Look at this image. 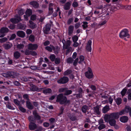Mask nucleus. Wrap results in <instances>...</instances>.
I'll use <instances>...</instances> for the list:
<instances>
[{"label":"nucleus","mask_w":131,"mask_h":131,"mask_svg":"<svg viewBox=\"0 0 131 131\" xmlns=\"http://www.w3.org/2000/svg\"><path fill=\"white\" fill-rule=\"evenodd\" d=\"M56 102H59L60 104H67L70 103L69 100H67L66 97L63 96L62 94H59L57 96Z\"/></svg>","instance_id":"nucleus-1"},{"label":"nucleus","mask_w":131,"mask_h":131,"mask_svg":"<svg viewBox=\"0 0 131 131\" xmlns=\"http://www.w3.org/2000/svg\"><path fill=\"white\" fill-rule=\"evenodd\" d=\"M128 32V31L127 29H123L119 32V36L121 38L126 40V38H128L129 37L130 35Z\"/></svg>","instance_id":"nucleus-2"},{"label":"nucleus","mask_w":131,"mask_h":131,"mask_svg":"<svg viewBox=\"0 0 131 131\" xmlns=\"http://www.w3.org/2000/svg\"><path fill=\"white\" fill-rule=\"evenodd\" d=\"M85 76L88 78L91 79L93 78V75L91 69L90 68H88V71L85 73Z\"/></svg>","instance_id":"nucleus-3"},{"label":"nucleus","mask_w":131,"mask_h":131,"mask_svg":"<svg viewBox=\"0 0 131 131\" xmlns=\"http://www.w3.org/2000/svg\"><path fill=\"white\" fill-rule=\"evenodd\" d=\"M9 30L7 28L3 27L1 28L0 30V37L2 38L5 36V33L8 31Z\"/></svg>","instance_id":"nucleus-4"},{"label":"nucleus","mask_w":131,"mask_h":131,"mask_svg":"<svg viewBox=\"0 0 131 131\" xmlns=\"http://www.w3.org/2000/svg\"><path fill=\"white\" fill-rule=\"evenodd\" d=\"M32 13L31 10L27 9L25 12V15H24V19L25 20H28V17L31 15Z\"/></svg>","instance_id":"nucleus-5"},{"label":"nucleus","mask_w":131,"mask_h":131,"mask_svg":"<svg viewBox=\"0 0 131 131\" xmlns=\"http://www.w3.org/2000/svg\"><path fill=\"white\" fill-rule=\"evenodd\" d=\"M69 81V79L67 77H63L57 81L58 83L60 84H64L67 83Z\"/></svg>","instance_id":"nucleus-6"},{"label":"nucleus","mask_w":131,"mask_h":131,"mask_svg":"<svg viewBox=\"0 0 131 131\" xmlns=\"http://www.w3.org/2000/svg\"><path fill=\"white\" fill-rule=\"evenodd\" d=\"M16 18H12L11 19V21L13 23H16L18 22L21 21V19L20 17L16 15L15 16Z\"/></svg>","instance_id":"nucleus-7"},{"label":"nucleus","mask_w":131,"mask_h":131,"mask_svg":"<svg viewBox=\"0 0 131 131\" xmlns=\"http://www.w3.org/2000/svg\"><path fill=\"white\" fill-rule=\"evenodd\" d=\"M38 46L36 44H32L30 43L28 45V48L29 49L34 50L36 49L37 47Z\"/></svg>","instance_id":"nucleus-8"},{"label":"nucleus","mask_w":131,"mask_h":131,"mask_svg":"<svg viewBox=\"0 0 131 131\" xmlns=\"http://www.w3.org/2000/svg\"><path fill=\"white\" fill-rule=\"evenodd\" d=\"M91 44L92 41L91 40H89L87 44L86 48L87 50L90 52H91L92 50Z\"/></svg>","instance_id":"nucleus-9"},{"label":"nucleus","mask_w":131,"mask_h":131,"mask_svg":"<svg viewBox=\"0 0 131 131\" xmlns=\"http://www.w3.org/2000/svg\"><path fill=\"white\" fill-rule=\"evenodd\" d=\"M28 25L30 28L31 29H34L37 27L36 24L31 20L29 21Z\"/></svg>","instance_id":"nucleus-10"},{"label":"nucleus","mask_w":131,"mask_h":131,"mask_svg":"<svg viewBox=\"0 0 131 131\" xmlns=\"http://www.w3.org/2000/svg\"><path fill=\"white\" fill-rule=\"evenodd\" d=\"M112 119L111 117V115L108 114H106L104 116V119L105 122H108L110 121V120Z\"/></svg>","instance_id":"nucleus-11"},{"label":"nucleus","mask_w":131,"mask_h":131,"mask_svg":"<svg viewBox=\"0 0 131 131\" xmlns=\"http://www.w3.org/2000/svg\"><path fill=\"white\" fill-rule=\"evenodd\" d=\"M45 49L51 52L52 50L54 51L55 53H57V52L55 51L54 47L50 45V46H47L45 47Z\"/></svg>","instance_id":"nucleus-12"},{"label":"nucleus","mask_w":131,"mask_h":131,"mask_svg":"<svg viewBox=\"0 0 131 131\" xmlns=\"http://www.w3.org/2000/svg\"><path fill=\"white\" fill-rule=\"evenodd\" d=\"M111 114L112 119H116L118 118L119 117V115L118 112L112 113Z\"/></svg>","instance_id":"nucleus-13"},{"label":"nucleus","mask_w":131,"mask_h":131,"mask_svg":"<svg viewBox=\"0 0 131 131\" xmlns=\"http://www.w3.org/2000/svg\"><path fill=\"white\" fill-rule=\"evenodd\" d=\"M128 120V118L126 116H123L121 117L119 119L120 121L122 123L127 122Z\"/></svg>","instance_id":"nucleus-14"},{"label":"nucleus","mask_w":131,"mask_h":131,"mask_svg":"<svg viewBox=\"0 0 131 131\" xmlns=\"http://www.w3.org/2000/svg\"><path fill=\"white\" fill-rule=\"evenodd\" d=\"M17 34L18 36L22 38L24 37L25 36V34L24 32L22 31H17Z\"/></svg>","instance_id":"nucleus-15"},{"label":"nucleus","mask_w":131,"mask_h":131,"mask_svg":"<svg viewBox=\"0 0 131 131\" xmlns=\"http://www.w3.org/2000/svg\"><path fill=\"white\" fill-rule=\"evenodd\" d=\"M50 25L49 24H47L46 25V27L44 28V32L46 34L48 33V32L50 29Z\"/></svg>","instance_id":"nucleus-16"},{"label":"nucleus","mask_w":131,"mask_h":131,"mask_svg":"<svg viewBox=\"0 0 131 131\" xmlns=\"http://www.w3.org/2000/svg\"><path fill=\"white\" fill-rule=\"evenodd\" d=\"M125 113H129V115L131 116V107H130L129 106H126L124 110Z\"/></svg>","instance_id":"nucleus-17"},{"label":"nucleus","mask_w":131,"mask_h":131,"mask_svg":"<svg viewBox=\"0 0 131 131\" xmlns=\"http://www.w3.org/2000/svg\"><path fill=\"white\" fill-rule=\"evenodd\" d=\"M13 45L12 43H8L4 45L3 46L6 49H8L11 48Z\"/></svg>","instance_id":"nucleus-18"},{"label":"nucleus","mask_w":131,"mask_h":131,"mask_svg":"<svg viewBox=\"0 0 131 131\" xmlns=\"http://www.w3.org/2000/svg\"><path fill=\"white\" fill-rule=\"evenodd\" d=\"M37 126L35 124L31 122L29 125V128L30 130H33Z\"/></svg>","instance_id":"nucleus-19"},{"label":"nucleus","mask_w":131,"mask_h":131,"mask_svg":"<svg viewBox=\"0 0 131 131\" xmlns=\"http://www.w3.org/2000/svg\"><path fill=\"white\" fill-rule=\"evenodd\" d=\"M53 5L52 3L50 4L49 7V12L50 14H52L53 12Z\"/></svg>","instance_id":"nucleus-20"},{"label":"nucleus","mask_w":131,"mask_h":131,"mask_svg":"<svg viewBox=\"0 0 131 131\" xmlns=\"http://www.w3.org/2000/svg\"><path fill=\"white\" fill-rule=\"evenodd\" d=\"M74 29V27L72 25L70 26L68 28V34L71 35L73 33Z\"/></svg>","instance_id":"nucleus-21"},{"label":"nucleus","mask_w":131,"mask_h":131,"mask_svg":"<svg viewBox=\"0 0 131 131\" xmlns=\"http://www.w3.org/2000/svg\"><path fill=\"white\" fill-rule=\"evenodd\" d=\"M22 44H18L17 46V48L19 49H23L24 47V45L25 43V41H23Z\"/></svg>","instance_id":"nucleus-22"},{"label":"nucleus","mask_w":131,"mask_h":131,"mask_svg":"<svg viewBox=\"0 0 131 131\" xmlns=\"http://www.w3.org/2000/svg\"><path fill=\"white\" fill-rule=\"evenodd\" d=\"M30 4L32 5L35 8H37L39 6L38 3L36 2L32 1L30 3Z\"/></svg>","instance_id":"nucleus-23"},{"label":"nucleus","mask_w":131,"mask_h":131,"mask_svg":"<svg viewBox=\"0 0 131 131\" xmlns=\"http://www.w3.org/2000/svg\"><path fill=\"white\" fill-rule=\"evenodd\" d=\"M109 110V107L108 106H105L102 109V112L104 113H105L108 111Z\"/></svg>","instance_id":"nucleus-24"},{"label":"nucleus","mask_w":131,"mask_h":131,"mask_svg":"<svg viewBox=\"0 0 131 131\" xmlns=\"http://www.w3.org/2000/svg\"><path fill=\"white\" fill-rule=\"evenodd\" d=\"M26 105L28 108L30 109L33 108V106L29 101L26 102Z\"/></svg>","instance_id":"nucleus-25"},{"label":"nucleus","mask_w":131,"mask_h":131,"mask_svg":"<svg viewBox=\"0 0 131 131\" xmlns=\"http://www.w3.org/2000/svg\"><path fill=\"white\" fill-rule=\"evenodd\" d=\"M79 92L80 93L79 94H76V96L78 97H81L82 96V90L81 88H79Z\"/></svg>","instance_id":"nucleus-26"},{"label":"nucleus","mask_w":131,"mask_h":131,"mask_svg":"<svg viewBox=\"0 0 131 131\" xmlns=\"http://www.w3.org/2000/svg\"><path fill=\"white\" fill-rule=\"evenodd\" d=\"M52 90L50 89H45L43 91V92L44 93L46 94L51 93Z\"/></svg>","instance_id":"nucleus-27"},{"label":"nucleus","mask_w":131,"mask_h":131,"mask_svg":"<svg viewBox=\"0 0 131 131\" xmlns=\"http://www.w3.org/2000/svg\"><path fill=\"white\" fill-rule=\"evenodd\" d=\"M109 122L110 125L111 126H113L116 124V121L114 119H111L110 120Z\"/></svg>","instance_id":"nucleus-28"},{"label":"nucleus","mask_w":131,"mask_h":131,"mask_svg":"<svg viewBox=\"0 0 131 131\" xmlns=\"http://www.w3.org/2000/svg\"><path fill=\"white\" fill-rule=\"evenodd\" d=\"M14 56L16 59L18 58L20 56V53L18 51H16L14 53Z\"/></svg>","instance_id":"nucleus-29"},{"label":"nucleus","mask_w":131,"mask_h":131,"mask_svg":"<svg viewBox=\"0 0 131 131\" xmlns=\"http://www.w3.org/2000/svg\"><path fill=\"white\" fill-rule=\"evenodd\" d=\"M33 114L36 119H40V116L38 114L36 111H34Z\"/></svg>","instance_id":"nucleus-30"},{"label":"nucleus","mask_w":131,"mask_h":131,"mask_svg":"<svg viewBox=\"0 0 131 131\" xmlns=\"http://www.w3.org/2000/svg\"><path fill=\"white\" fill-rule=\"evenodd\" d=\"M94 112L97 114H99L100 112L99 110V106H96L94 108Z\"/></svg>","instance_id":"nucleus-31"},{"label":"nucleus","mask_w":131,"mask_h":131,"mask_svg":"<svg viewBox=\"0 0 131 131\" xmlns=\"http://www.w3.org/2000/svg\"><path fill=\"white\" fill-rule=\"evenodd\" d=\"M82 110L83 112L85 113L88 110V106L86 105L83 106L82 108Z\"/></svg>","instance_id":"nucleus-32"},{"label":"nucleus","mask_w":131,"mask_h":131,"mask_svg":"<svg viewBox=\"0 0 131 131\" xmlns=\"http://www.w3.org/2000/svg\"><path fill=\"white\" fill-rule=\"evenodd\" d=\"M18 27L19 29L23 30L25 29L26 28V25H18Z\"/></svg>","instance_id":"nucleus-33"},{"label":"nucleus","mask_w":131,"mask_h":131,"mask_svg":"<svg viewBox=\"0 0 131 131\" xmlns=\"http://www.w3.org/2000/svg\"><path fill=\"white\" fill-rule=\"evenodd\" d=\"M83 25H82V26L83 29H85L86 28L88 27V23L86 21H83Z\"/></svg>","instance_id":"nucleus-34"},{"label":"nucleus","mask_w":131,"mask_h":131,"mask_svg":"<svg viewBox=\"0 0 131 131\" xmlns=\"http://www.w3.org/2000/svg\"><path fill=\"white\" fill-rule=\"evenodd\" d=\"M68 116L70 118V119L72 120H74L76 119L75 117L74 116V115H72V114H68Z\"/></svg>","instance_id":"nucleus-35"},{"label":"nucleus","mask_w":131,"mask_h":131,"mask_svg":"<svg viewBox=\"0 0 131 131\" xmlns=\"http://www.w3.org/2000/svg\"><path fill=\"white\" fill-rule=\"evenodd\" d=\"M70 5V3L69 2L67 3L64 6V9L66 10L69 9Z\"/></svg>","instance_id":"nucleus-36"},{"label":"nucleus","mask_w":131,"mask_h":131,"mask_svg":"<svg viewBox=\"0 0 131 131\" xmlns=\"http://www.w3.org/2000/svg\"><path fill=\"white\" fill-rule=\"evenodd\" d=\"M115 101L117 105H119L121 103L122 99L120 98H118L116 99Z\"/></svg>","instance_id":"nucleus-37"},{"label":"nucleus","mask_w":131,"mask_h":131,"mask_svg":"<svg viewBox=\"0 0 131 131\" xmlns=\"http://www.w3.org/2000/svg\"><path fill=\"white\" fill-rule=\"evenodd\" d=\"M49 58L51 61H53L56 59V56L54 54H51Z\"/></svg>","instance_id":"nucleus-38"},{"label":"nucleus","mask_w":131,"mask_h":131,"mask_svg":"<svg viewBox=\"0 0 131 131\" xmlns=\"http://www.w3.org/2000/svg\"><path fill=\"white\" fill-rule=\"evenodd\" d=\"M29 40L31 42H33L35 40V37L34 36L32 35H31L29 38Z\"/></svg>","instance_id":"nucleus-39"},{"label":"nucleus","mask_w":131,"mask_h":131,"mask_svg":"<svg viewBox=\"0 0 131 131\" xmlns=\"http://www.w3.org/2000/svg\"><path fill=\"white\" fill-rule=\"evenodd\" d=\"M6 107L9 109L12 110H14V108L12 106H11L10 103H8L7 104H6Z\"/></svg>","instance_id":"nucleus-40"},{"label":"nucleus","mask_w":131,"mask_h":131,"mask_svg":"<svg viewBox=\"0 0 131 131\" xmlns=\"http://www.w3.org/2000/svg\"><path fill=\"white\" fill-rule=\"evenodd\" d=\"M7 40V39L6 37L0 39V42L2 43L6 42Z\"/></svg>","instance_id":"nucleus-41"},{"label":"nucleus","mask_w":131,"mask_h":131,"mask_svg":"<svg viewBox=\"0 0 131 131\" xmlns=\"http://www.w3.org/2000/svg\"><path fill=\"white\" fill-rule=\"evenodd\" d=\"M24 12L25 11L23 9L20 10L18 11V14L20 15H22L24 14Z\"/></svg>","instance_id":"nucleus-42"},{"label":"nucleus","mask_w":131,"mask_h":131,"mask_svg":"<svg viewBox=\"0 0 131 131\" xmlns=\"http://www.w3.org/2000/svg\"><path fill=\"white\" fill-rule=\"evenodd\" d=\"M79 59L80 61L79 62V63H80L81 62H83L84 60V57L83 56H81L80 57Z\"/></svg>","instance_id":"nucleus-43"},{"label":"nucleus","mask_w":131,"mask_h":131,"mask_svg":"<svg viewBox=\"0 0 131 131\" xmlns=\"http://www.w3.org/2000/svg\"><path fill=\"white\" fill-rule=\"evenodd\" d=\"M71 72V70H68L64 72V74L65 75H67L70 73Z\"/></svg>","instance_id":"nucleus-44"},{"label":"nucleus","mask_w":131,"mask_h":131,"mask_svg":"<svg viewBox=\"0 0 131 131\" xmlns=\"http://www.w3.org/2000/svg\"><path fill=\"white\" fill-rule=\"evenodd\" d=\"M65 92L64 94L65 95H68L71 93L72 91L71 90H66L65 91Z\"/></svg>","instance_id":"nucleus-45"},{"label":"nucleus","mask_w":131,"mask_h":131,"mask_svg":"<svg viewBox=\"0 0 131 131\" xmlns=\"http://www.w3.org/2000/svg\"><path fill=\"white\" fill-rule=\"evenodd\" d=\"M72 39L73 42H76L78 40V37L76 36H74L72 37Z\"/></svg>","instance_id":"nucleus-46"},{"label":"nucleus","mask_w":131,"mask_h":131,"mask_svg":"<svg viewBox=\"0 0 131 131\" xmlns=\"http://www.w3.org/2000/svg\"><path fill=\"white\" fill-rule=\"evenodd\" d=\"M54 60L55 63L56 64H59L60 62V59L59 58H56Z\"/></svg>","instance_id":"nucleus-47"},{"label":"nucleus","mask_w":131,"mask_h":131,"mask_svg":"<svg viewBox=\"0 0 131 131\" xmlns=\"http://www.w3.org/2000/svg\"><path fill=\"white\" fill-rule=\"evenodd\" d=\"M73 18H69L68 20L67 23L68 24H70L73 21Z\"/></svg>","instance_id":"nucleus-48"},{"label":"nucleus","mask_w":131,"mask_h":131,"mask_svg":"<svg viewBox=\"0 0 131 131\" xmlns=\"http://www.w3.org/2000/svg\"><path fill=\"white\" fill-rule=\"evenodd\" d=\"M105 127V126L104 124H101L100 125L98 128L99 130H101Z\"/></svg>","instance_id":"nucleus-49"},{"label":"nucleus","mask_w":131,"mask_h":131,"mask_svg":"<svg viewBox=\"0 0 131 131\" xmlns=\"http://www.w3.org/2000/svg\"><path fill=\"white\" fill-rule=\"evenodd\" d=\"M127 91V90L126 89H124L121 91V94L122 96H124L126 92Z\"/></svg>","instance_id":"nucleus-50"},{"label":"nucleus","mask_w":131,"mask_h":131,"mask_svg":"<svg viewBox=\"0 0 131 131\" xmlns=\"http://www.w3.org/2000/svg\"><path fill=\"white\" fill-rule=\"evenodd\" d=\"M73 60L71 58H68L67 59V62L69 63H71L73 61Z\"/></svg>","instance_id":"nucleus-51"},{"label":"nucleus","mask_w":131,"mask_h":131,"mask_svg":"<svg viewBox=\"0 0 131 131\" xmlns=\"http://www.w3.org/2000/svg\"><path fill=\"white\" fill-rule=\"evenodd\" d=\"M125 113H126L124 110H122L121 111H120L119 112H118V113L119 116L125 114Z\"/></svg>","instance_id":"nucleus-52"},{"label":"nucleus","mask_w":131,"mask_h":131,"mask_svg":"<svg viewBox=\"0 0 131 131\" xmlns=\"http://www.w3.org/2000/svg\"><path fill=\"white\" fill-rule=\"evenodd\" d=\"M80 23H76L75 25V27L76 29L78 28L80 26Z\"/></svg>","instance_id":"nucleus-53"},{"label":"nucleus","mask_w":131,"mask_h":131,"mask_svg":"<svg viewBox=\"0 0 131 131\" xmlns=\"http://www.w3.org/2000/svg\"><path fill=\"white\" fill-rule=\"evenodd\" d=\"M78 6V3L76 2H74L72 4V6L74 7H77Z\"/></svg>","instance_id":"nucleus-54"},{"label":"nucleus","mask_w":131,"mask_h":131,"mask_svg":"<svg viewBox=\"0 0 131 131\" xmlns=\"http://www.w3.org/2000/svg\"><path fill=\"white\" fill-rule=\"evenodd\" d=\"M16 37V35L15 34H13L11 36V37L9 39L10 40H12L14 39Z\"/></svg>","instance_id":"nucleus-55"},{"label":"nucleus","mask_w":131,"mask_h":131,"mask_svg":"<svg viewBox=\"0 0 131 131\" xmlns=\"http://www.w3.org/2000/svg\"><path fill=\"white\" fill-rule=\"evenodd\" d=\"M36 15H32L30 19L32 20H34L36 19Z\"/></svg>","instance_id":"nucleus-56"},{"label":"nucleus","mask_w":131,"mask_h":131,"mask_svg":"<svg viewBox=\"0 0 131 131\" xmlns=\"http://www.w3.org/2000/svg\"><path fill=\"white\" fill-rule=\"evenodd\" d=\"M113 101V98L112 97H109L108 99V101L110 104H111L112 103Z\"/></svg>","instance_id":"nucleus-57"},{"label":"nucleus","mask_w":131,"mask_h":131,"mask_svg":"<svg viewBox=\"0 0 131 131\" xmlns=\"http://www.w3.org/2000/svg\"><path fill=\"white\" fill-rule=\"evenodd\" d=\"M19 108L20 110L22 112H24L26 111L25 110L24 108L21 107L19 106Z\"/></svg>","instance_id":"nucleus-58"},{"label":"nucleus","mask_w":131,"mask_h":131,"mask_svg":"<svg viewBox=\"0 0 131 131\" xmlns=\"http://www.w3.org/2000/svg\"><path fill=\"white\" fill-rule=\"evenodd\" d=\"M32 32V30L31 29H27L26 31V34H30Z\"/></svg>","instance_id":"nucleus-59"},{"label":"nucleus","mask_w":131,"mask_h":131,"mask_svg":"<svg viewBox=\"0 0 131 131\" xmlns=\"http://www.w3.org/2000/svg\"><path fill=\"white\" fill-rule=\"evenodd\" d=\"M107 21L106 20H105L102 22L100 23L99 24V25L101 26H102L105 24L106 23Z\"/></svg>","instance_id":"nucleus-60"},{"label":"nucleus","mask_w":131,"mask_h":131,"mask_svg":"<svg viewBox=\"0 0 131 131\" xmlns=\"http://www.w3.org/2000/svg\"><path fill=\"white\" fill-rule=\"evenodd\" d=\"M14 103L17 105H19V102L17 99H14Z\"/></svg>","instance_id":"nucleus-61"},{"label":"nucleus","mask_w":131,"mask_h":131,"mask_svg":"<svg viewBox=\"0 0 131 131\" xmlns=\"http://www.w3.org/2000/svg\"><path fill=\"white\" fill-rule=\"evenodd\" d=\"M78 61V58H77L75 59L73 63V64L74 66H75L76 65Z\"/></svg>","instance_id":"nucleus-62"},{"label":"nucleus","mask_w":131,"mask_h":131,"mask_svg":"<svg viewBox=\"0 0 131 131\" xmlns=\"http://www.w3.org/2000/svg\"><path fill=\"white\" fill-rule=\"evenodd\" d=\"M71 43V41L69 40H68L66 42V45L67 46H70Z\"/></svg>","instance_id":"nucleus-63"},{"label":"nucleus","mask_w":131,"mask_h":131,"mask_svg":"<svg viewBox=\"0 0 131 131\" xmlns=\"http://www.w3.org/2000/svg\"><path fill=\"white\" fill-rule=\"evenodd\" d=\"M43 125L44 127H47L49 126V124L48 123L45 122L43 123Z\"/></svg>","instance_id":"nucleus-64"}]
</instances>
